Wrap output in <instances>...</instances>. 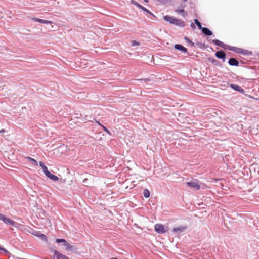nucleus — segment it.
<instances>
[{"instance_id": "nucleus-1", "label": "nucleus", "mask_w": 259, "mask_h": 259, "mask_svg": "<svg viewBox=\"0 0 259 259\" xmlns=\"http://www.w3.org/2000/svg\"><path fill=\"white\" fill-rule=\"evenodd\" d=\"M212 42L213 44H214L215 46H219L226 50H229V51L234 52L235 53L242 54L244 55H252V51H249L247 50H244L243 49L238 48L236 47L226 45L219 39H213L212 40Z\"/></svg>"}, {"instance_id": "nucleus-2", "label": "nucleus", "mask_w": 259, "mask_h": 259, "mask_svg": "<svg viewBox=\"0 0 259 259\" xmlns=\"http://www.w3.org/2000/svg\"><path fill=\"white\" fill-rule=\"evenodd\" d=\"M163 19L164 21L168 22L169 24L177 26L184 27L186 25L185 22L184 21L170 15L164 16Z\"/></svg>"}, {"instance_id": "nucleus-3", "label": "nucleus", "mask_w": 259, "mask_h": 259, "mask_svg": "<svg viewBox=\"0 0 259 259\" xmlns=\"http://www.w3.org/2000/svg\"><path fill=\"white\" fill-rule=\"evenodd\" d=\"M136 81H141V83L145 86L148 88L149 86H152L155 82V76L154 75H151L148 78L140 79H131V84L133 83Z\"/></svg>"}, {"instance_id": "nucleus-4", "label": "nucleus", "mask_w": 259, "mask_h": 259, "mask_svg": "<svg viewBox=\"0 0 259 259\" xmlns=\"http://www.w3.org/2000/svg\"><path fill=\"white\" fill-rule=\"evenodd\" d=\"M131 4L136 6L138 8H139V9H140L147 14H149L150 16H152L153 17H154L155 19H157V17L154 14H153L151 12H150L148 9H147L145 7L137 3L136 1L134 0H131Z\"/></svg>"}, {"instance_id": "nucleus-5", "label": "nucleus", "mask_w": 259, "mask_h": 259, "mask_svg": "<svg viewBox=\"0 0 259 259\" xmlns=\"http://www.w3.org/2000/svg\"><path fill=\"white\" fill-rule=\"evenodd\" d=\"M65 247H66V250L67 251H70L72 253L75 254L79 253L78 248L76 247V245H72L71 244L68 242Z\"/></svg>"}, {"instance_id": "nucleus-6", "label": "nucleus", "mask_w": 259, "mask_h": 259, "mask_svg": "<svg viewBox=\"0 0 259 259\" xmlns=\"http://www.w3.org/2000/svg\"><path fill=\"white\" fill-rule=\"evenodd\" d=\"M31 233L34 236L38 237L41 240L44 242L47 241V236L45 234L40 233V231L33 230Z\"/></svg>"}, {"instance_id": "nucleus-7", "label": "nucleus", "mask_w": 259, "mask_h": 259, "mask_svg": "<svg viewBox=\"0 0 259 259\" xmlns=\"http://www.w3.org/2000/svg\"><path fill=\"white\" fill-rule=\"evenodd\" d=\"M155 231L159 234H162L166 232V230L165 229L164 226L161 224H156L154 225Z\"/></svg>"}, {"instance_id": "nucleus-8", "label": "nucleus", "mask_w": 259, "mask_h": 259, "mask_svg": "<svg viewBox=\"0 0 259 259\" xmlns=\"http://www.w3.org/2000/svg\"><path fill=\"white\" fill-rule=\"evenodd\" d=\"M215 56L217 58L221 59L223 62H224L226 60V54L223 50H220L216 52Z\"/></svg>"}, {"instance_id": "nucleus-9", "label": "nucleus", "mask_w": 259, "mask_h": 259, "mask_svg": "<svg viewBox=\"0 0 259 259\" xmlns=\"http://www.w3.org/2000/svg\"><path fill=\"white\" fill-rule=\"evenodd\" d=\"M187 228L188 227L186 225L180 226L179 227H174L172 229V231L173 232L179 234L185 231L187 229Z\"/></svg>"}, {"instance_id": "nucleus-10", "label": "nucleus", "mask_w": 259, "mask_h": 259, "mask_svg": "<svg viewBox=\"0 0 259 259\" xmlns=\"http://www.w3.org/2000/svg\"><path fill=\"white\" fill-rule=\"evenodd\" d=\"M48 178L54 182H57L59 180V178L56 175L52 174L49 169L44 174Z\"/></svg>"}, {"instance_id": "nucleus-11", "label": "nucleus", "mask_w": 259, "mask_h": 259, "mask_svg": "<svg viewBox=\"0 0 259 259\" xmlns=\"http://www.w3.org/2000/svg\"><path fill=\"white\" fill-rule=\"evenodd\" d=\"M187 185L190 187L193 188L195 190H198L200 189L201 187L198 181H191L188 182L186 183Z\"/></svg>"}, {"instance_id": "nucleus-12", "label": "nucleus", "mask_w": 259, "mask_h": 259, "mask_svg": "<svg viewBox=\"0 0 259 259\" xmlns=\"http://www.w3.org/2000/svg\"><path fill=\"white\" fill-rule=\"evenodd\" d=\"M174 47L175 49L180 51L184 54H188L187 49L181 44H175Z\"/></svg>"}, {"instance_id": "nucleus-13", "label": "nucleus", "mask_w": 259, "mask_h": 259, "mask_svg": "<svg viewBox=\"0 0 259 259\" xmlns=\"http://www.w3.org/2000/svg\"><path fill=\"white\" fill-rule=\"evenodd\" d=\"M229 87L233 90L236 91H237V92H239L241 93H242V94H244L245 93V91L240 86L237 85V84H229Z\"/></svg>"}, {"instance_id": "nucleus-14", "label": "nucleus", "mask_w": 259, "mask_h": 259, "mask_svg": "<svg viewBox=\"0 0 259 259\" xmlns=\"http://www.w3.org/2000/svg\"><path fill=\"white\" fill-rule=\"evenodd\" d=\"M228 63L231 66H238L239 65V62L235 58H230Z\"/></svg>"}, {"instance_id": "nucleus-15", "label": "nucleus", "mask_w": 259, "mask_h": 259, "mask_svg": "<svg viewBox=\"0 0 259 259\" xmlns=\"http://www.w3.org/2000/svg\"><path fill=\"white\" fill-rule=\"evenodd\" d=\"M207 60L208 62H210L213 64L215 66L220 67H222V64H221V63L218 60L215 59L214 58L209 57L207 58Z\"/></svg>"}, {"instance_id": "nucleus-16", "label": "nucleus", "mask_w": 259, "mask_h": 259, "mask_svg": "<svg viewBox=\"0 0 259 259\" xmlns=\"http://www.w3.org/2000/svg\"><path fill=\"white\" fill-rule=\"evenodd\" d=\"M201 31L202 33L207 36H209L213 34L212 31L207 27H204Z\"/></svg>"}, {"instance_id": "nucleus-17", "label": "nucleus", "mask_w": 259, "mask_h": 259, "mask_svg": "<svg viewBox=\"0 0 259 259\" xmlns=\"http://www.w3.org/2000/svg\"><path fill=\"white\" fill-rule=\"evenodd\" d=\"M140 202L139 200H136L135 196L131 198V207L135 208V207L139 206Z\"/></svg>"}, {"instance_id": "nucleus-18", "label": "nucleus", "mask_w": 259, "mask_h": 259, "mask_svg": "<svg viewBox=\"0 0 259 259\" xmlns=\"http://www.w3.org/2000/svg\"><path fill=\"white\" fill-rule=\"evenodd\" d=\"M55 253L56 256L53 257V259H69L68 257L59 252V251H56Z\"/></svg>"}, {"instance_id": "nucleus-19", "label": "nucleus", "mask_w": 259, "mask_h": 259, "mask_svg": "<svg viewBox=\"0 0 259 259\" xmlns=\"http://www.w3.org/2000/svg\"><path fill=\"white\" fill-rule=\"evenodd\" d=\"M55 242L57 244L62 243L64 246H65L66 244L68 243L67 240L64 238H57L55 240Z\"/></svg>"}, {"instance_id": "nucleus-20", "label": "nucleus", "mask_w": 259, "mask_h": 259, "mask_svg": "<svg viewBox=\"0 0 259 259\" xmlns=\"http://www.w3.org/2000/svg\"><path fill=\"white\" fill-rule=\"evenodd\" d=\"M25 159H27L33 166H36L38 165V162L35 159L29 156L26 157Z\"/></svg>"}, {"instance_id": "nucleus-21", "label": "nucleus", "mask_w": 259, "mask_h": 259, "mask_svg": "<svg viewBox=\"0 0 259 259\" xmlns=\"http://www.w3.org/2000/svg\"><path fill=\"white\" fill-rule=\"evenodd\" d=\"M39 165L42 168L44 174L48 170L47 166L44 164V163L42 161H39Z\"/></svg>"}, {"instance_id": "nucleus-22", "label": "nucleus", "mask_w": 259, "mask_h": 259, "mask_svg": "<svg viewBox=\"0 0 259 259\" xmlns=\"http://www.w3.org/2000/svg\"><path fill=\"white\" fill-rule=\"evenodd\" d=\"M143 195L145 197V198H149V197L150 196V192L149 191V190L148 189L146 188V189H144Z\"/></svg>"}, {"instance_id": "nucleus-23", "label": "nucleus", "mask_w": 259, "mask_h": 259, "mask_svg": "<svg viewBox=\"0 0 259 259\" xmlns=\"http://www.w3.org/2000/svg\"><path fill=\"white\" fill-rule=\"evenodd\" d=\"M7 226H14L15 227H16V228H18V227L19 226V224L15 222L13 220H11L9 222V223L8 224V225Z\"/></svg>"}, {"instance_id": "nucleus-24", "label": "nucleus", "mask_w": 259, "mask_h": 259, "mask_svg": "<svg viewBox=\"0 0 259 259\" xmlns=\"http://www.w3.org/2000/svg\"><path fill=\"white\" fill-rule=\"evenodd\" d=\"M31 20H32V21L38 22V23H41V24H42V23L44 22V19H40V18H37V17H31Z\"/></svg>"}, {"instance_id": "nucleus-25", "label": "nucleus", "mask_w": 259, "mask_h": 259, "mask_svg": "<svg viewBox=\"0 0 259 259\" xmlns=\"http://www.w3.org/2000/svg\"><path fill=\"white\" fill-rule=\"evenodd\" d=\"M184 40L187 42H188V44H189L192 47H195V44L191 40H190L188 37L187 36H185L184 38Z\"/></svg>"}, {"instance_id": "nucleus-26", "label": "nucleus", "mask_w": 259, "mask_h": 259, "mask_svg": "<svg viewBox=\"0 0 259 259\" xmlns=\"http://www.w3.org/2000/svg\"><path fill=\"white\" fill-rule=\"evenodd\" d=\"M1 252L6 255H8L10 254V252L6 248L0 245V252Z\"/></svg>"}, {"instance_id": "nucleus-27", "label": "nucleus", "mask_w": 259, "mask_h": 259, "mask_svg": "<svg viewBox=\"0 0 259 259\" xmlns=\"http://www.w3.org/2000/svg\"><path fill=\"white\" fill-rule=\"evenodd\" d=\"M140 45V42L139 41H137L136 40L131 41V46L135 47V46H138Z\"/></svg>"}, {"instance_id": "nucleus-28", "label": "nucleus", "mask_w": 259, "mask_h": 259, "mask_svg": "<svg viewBox=\"0 0 259 259\" xmlns=\"http://www.w3.org/2000/svg\"><path fill=\"white\" fill-rule=\"evenodd\" d=\"M102 127L103 131L105 132H106V134H107L108 135H110V136L112 135L111 132L106 126L103 125Z\"/></svg>"}, {"instance_id": "nucleus-29", "label": "nucleus", "mask_w": 259, "mask_h": 259, "mask_svg": "<svg viewBox=\"0 0 259 259\" xmlns=\"http://www.w3.org/2000/svg\"><path fill=\"white\" fill-rule=\"evenodd\" d=\"M7 217L2 213H0V221L4 223Z\"/></svg>"}, {"instance_id": "nucleus-30", "label": "nucleus", "mask_w": 259, "mask_h": 259, "mask_svg": "<svg viewBox=\"0 0 259 259\" xmlns=\"http://www.w3.org/2000/svg\"><path fill=\"white\" fill-rule=\"evenodd\" d=\"M50 250L51 252L53 253V254H54L53 257L56 256L55 252L58 251L56 250L54 248H50Z\"/></svg>"}, {"instance_id": "nucleus-31", "label": "nucleus", "mask_w": 259, "mask_h": 259, "mask_svg": "<svg viewBox=\"0 0 259 259\" xmlns=\"http://www.w3.org/2000/svg\"><path fill=\"white\" fill-rule=\"evenodd\" d=\"M176 12L178 13H185V14H187L186 12L185 11L184 9H178L176 10Z\"/></svg>"}, {"instance_id": "nucleus-32", "label": "nucleus", "mask_w": 259, "mask_h": 259, "mask_svg": "<svg viewBox=\"0 0 259 259\" xmlns=\"http://www.w3.org/2000/svg\"><path fill=\"white\" fill-rule=\"evenodd\" d=\"M53 22L51 21L47 20H44V22L42 24H52Z\"/></svg>"}, {"instance_id": "nucleus-33", "label": "nucleus", "mask_w": 259, "mask_h": 259, "mask_svg": "<svg viewBox=\"0 0 259 259\" xmlns=\"http://www.w3.org/2000/svg\"><path fill=\"white\" fill-rule=\"evenodd\" d=\"M196 25L197 26L198 28L200 30H202L203 29V28L204 27L202 26V25H201V23H200V22H199L198 23L196 24Z\"/></svg>"}, {"instance_id": "nucleus-34", "label": "nucleus", "mask_w": 259, "mask_h": 259, "mask_svg": "<svg viewBox=\"0 0 259 259\" xmlns=\"http://www.w3.org/2000/svg\"><path fill=\"white\" fill-rule=\"evenodd\" d=\"M11 219L7 217L5 222H4V223L6 225H8V224L9 223V222L10 221Z\"/></svg>"}, {"instance_id": "nucleus-35", "label": "nucleus", "mask_w": 259, "mask_h": 259, "mask_svg": "<svg viewBox=\"0 0 259 259\" xmlns=\"http://www.w3.org/2000/svg\"><path fill=\"white\" fill-rule=\"evenodd\" d=\"M87 116H84L83 117V116L80 114V117L84 121H89L88 119L87 118Z\"/></svg>"}, {"instance_id": "nucleus-36", "label": "nucleus", "mask_w": 259, "mask_h": 259, "mask_svg": "<svg viewBox=\"0 0 259 259\" xmlns=\"http://www.w3.org/2000/svg\"><path fill=\"white\" fill-rule=\"evenodd\" d=\"M95 122L99 126L102 127L104 125H103L99 120H95Z\"/></svg>"}, {"instance_id": "nucleus-37", "label": "nucleus", "mask_w": 259, "mask_h": 259, "mask_svg": "<svg viewBox=\"0 0 259 259\" xmlns=\"http://www.w3.org/2000/svg\"><path fill=\"white\" fill-rule=\"evenodd\" d=\"M190 27L193 30H195L196 29L195 25L193 23H191Z\"/></svg>"}, {"instance_id": "nucleus-38", "label": "nucleus", "mask_w": 259, "mask_h": 259, "mask_svg": "<svg viewBox=\"0 0 259 259\" xmlns=\"http://www.w3.org/2000/svg\"><path fill=\"white\" fill-rule=\"evenodd\" d=\"M194 21L195 24L198 23L200 22L197 19H195Z\"/></svg>"}, {"instance_id": "nucleus-39", "label": "nucleus", "mask_w": 259, "mask_h": 259, "mask_svg": "<svg viewBox=\"0 0 259 259\" xmlns=\"http://www.w3.org/2000/svg\"><path fill=\"white\" fill-rule=\"evenodd\" d=\"M134 226H135L136 227H137V228H138L139 229V232L142 231L141 228L140 227H139L136 224H134Z\"/></svg>"}, {"instance_id": "nucleus-40", "label": "nucleus", "mask_w": 259, "mask_h": 259, "mask_svg": "<svg viewBox=\"0 0 259 259\" xmlns=\"http://www.w3.org/2000/svg\"><path fill=\"white\" fill-rule=\"evenodd\" d=\"M196 45L197 46H199V45H203V46H204V44H202V43L199 42H197L196 44Z\"/></svg>"}, {"instance_id": "nucleus-41", "label": "nucleus", "mask_w": 259, "mask_h": 259, "mask_svg": "<svg viewBox=\"0 0 259 259\" xmlns=\"http://www.w3.org/2000/svg\"><path fill=\"white\" fill-rule=\"evenodd\" d=\"M6 132V130L5 129H1L0 130V133H5Z\"/></svg>"}, {"instance_id": "nucleus-42", "label": "nucleus", "mask_w": 259, "mask_h": 259, "mask_svg": "<svg viewBox=\"0 0 259 259\" xmlns=\"http://www.w3.org/2000/svg\"><path fill=\"white\" fill-rule=\"evenodd\" d=\"M240 63H241V64H244L245 63V62H244V61H240Z\"/></svg>"}, {"instance_id": "nucleus-43", "label": "nucleus", "mask_w": 259, "mask_h": 259, "mask_svg": "<svg viewBox=\"0 0 259 259\" xmlns=\"http://www.w3.org/2000/svg\"><path fill=\"white\" fill-rule=\"evenodd\" d=\"M110 259H118V258L117 257H112V258H110Z\"/></svg>"}, {"instance_id": "nucleus-44", "label": "nucleus", "mask_w": 259, "mask_h": 259, "mask_svg": "<svg viewBox=\"0 0 259 259\" xmlns=\"http://www.w3.org/2000/svg\"><path fill=\"white\" fill-rule=\"evenodd\" d=\"M188 0H182V1H183L184 2H186V1H187Z\"/></svg>"}, {"instance_id": "nucleus-45", "label": "nucleus", "mask_w": 259, "mask_h": 259, "mask_svg": "<svg viewBox=\"0 0 259 259\" xmlns=\"http://www.w3.org/2000/svg\"><path fill=\"white\" fill-rule=\"evenodd\" d=\"M144 1H145V2H148V0H144Z\"/></svg>"}, {"instance_id": "nucleus-46", "label": "nucleus", "mask_w": 259, "mask_h": 259, "mask_svg": "<svg viewBox=\"0 0 259 259\" xmlns=\"http://www.w3.org/2000/svg\"><path fill=\"white\" fill-rule=\"evenodd\" d=\"M132 188H133V187H132L131 186L130 189L131 190V189H132Z\"/></svg>"}, {"instance_id": "nucleus-47", "label": "nucleus", "mask_w": 259, "mask_h": 259, "mask_svg": "<svg viewBox=\"0 0 259 259\" xmlns=\"http://www.w3.org/2000/svg\"><path fill=\"white\" fill-rule=\"evenodd\" d=\"M132 118H133V116H131V119H132Z\"/></svg>"}, {"instance_id": "nucleus-48", "label": "nucleus", "mask_w": 259, "mask_h": 259, "mask_svg": "<svg viewBox=\"0 0 259 259\" xmlns=\"http://www.w3.org/2000/svg\"><path fill=\"white\" fill-rule=\"evenodd\" d=\"M16 259H18L17 257L16 258Z\"/></svg>"}, {"instance_id": "nucleus-49", "label": "nucleus", "mask_w": 259, "mask_h": 259, "mask_svg": "<svg viewBox=\"0 0 259 259\" xmlns=\"http://www.w3.org/2000/svg\"><path fill=\"white\" fill-rule=\"evenodd\" d=\"M258 56H259V54L258 55Z\"/></svg>"}]
</instances>
